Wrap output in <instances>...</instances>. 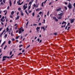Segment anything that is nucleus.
<instances>
[{
  "instance_id": "f257e3e1",
  "label": "nucleus",
  "mask_w": 75,
  "mask_h": 75,
  "mask_svg": "<svg viewBox=\"0 0 75 75\" xmlns=\"http://www.w3.org/2000/svg\"><path fill=\"white\" fill-rule=\"evenodd\" d=\"M67 7L69 9H71L72 8V6H71V4L70 3H69V4L67 5Z\"/></svg>"
},
{
  "instance_id": "f03ea898",
  "label": "nucleus",
  "mask_w": 75,
  "mask_h": 75,
  "mask_svg": "<svg viewBox=\"0 0 75 75\" xmlns=\"http://www.w3.org/2000/svg\"><path fill=\"white\" fill-rule=\"evenodd\" d=\"M37 32H38L39 31H40V27H37L36 28Z\"/></svg>"
},
{
  "instance_id": "7ed1b4c3",
  "label": "nucleus",
  "mask_w": 75,
  "mask_h": 75,
  "mask_svg": "<svg viewBox=\"0 0 75 75\" xmlns=\"http://www.w3.org/2000/svg\"><path fill=\"white\" fill-rule=\"evenodd\" d=\"M70 20V23H74V21L75 20H74V19H71V20Z\"/></svg>"
},
{
  "instance_id": "20e7f679",
  "label": "nucleus",
  "mask_w": 75,
  "mask_h": 75,
  "mask_svg": "<svg viewBox=\"0 0 75 75\" xmlns=\"http://www.w3.org/2000/svg\"><path fill=\"white\" fill-rule=\"evenodd\" d=\"M24 3V1H23L21 3H20V2H18V5H20V6H21L22 4H23V3Z\"/></svg>"
},
{
  "instance_id": "39448f33",
  "label": "nucleus",
  "mask_w": 75,
  "mask_h": 75,
  "mask_svg": "<svg viewBox=\"0 0 75 75\" xmlns=\"http://www.w3.org/2000/svg\"><path fill=\"white\" fill-rule=\"evenodd\" d=\"M9 4H10V6H12V3H11V0H9Z\"/></svg>"
},
{
  "instance_id": "423d86ee",
  "label": "nucleus",
  "mask_w": 75,
  "mask_h": 75,
  "mask_svg": "<svg viewBox=\"0 0 75 75\" xmlns=\"http://www.w3.org/2000/svg\"><path fill=\"white\" fill-rule=\"evenodd\" d=\"M41 29H43V31L44 32L45 31V28H44V27H41Z\"/></svg>"
},
{
  "instance_id": "0eeeda50",
  "label": "nucleus",
  "mask_w": 75,
  "mask_h": 75,
  "mask_svg": "<svg viewBox=\"0 0 75 75\" xmlns=\"http://www.w3.org/2000/svg\"><path fill=\"white\" fill-rule=\"evenodd\" d=\"M61 10V8H59L57 9L56 11H60Z\"/></svg>"
},
{
  "instance_id": "6e6552de",
  "label": "nucleus",
  "mask_w": 75,
  "mask_h": 75,
  "mask_svg": "<svg viewBox=\"0 0 75 75\" xmlns=\"http://www.w3.org/2000/svg\"><path fill=\"white\" fill-rule=\"evenodd\" d=\"M23 8H24V10H26V8L25 6V4L24 5Z\"/></svg>"
},
{
  "instance_id": "1a4fd4ad",
  "label": "nucleus",
  "mask_w": 75,
  "mask_h": 75,
  "mask_svg": "<svg viewBox=\"0 0 75 75\" xmlns=\"http://www.w3.org/2000/svg\"><path fill=\"white\" fill-rule=\"evenodd\" d=\"M62 24H67V23H66V22L65 21H63Z\"/></svg>"
},
{
  "instance_id": "9d476101",
  "label": "nucleus",
  "mask_w": 75,
  "mask_h": 75,
  "mask_svg": "<svg viewBox=\"0 0 75 75\" xmlns=\"http://www.w3.org/2000/svg\"><path fill=\"white\" fill-rule=\"evenodd\" d=\"M62 18V16H59L58 18V19H59V20L60 19H61Z\"/></svg>"
},
{
  "instance_id": "9b49d317",
  "label": "nucleus",
  "mask_w": 75,
  "mask_h": 75,
  "mask_svg": "<svg viewBox=\"0 0 75 75\" xmlns=\"http://www.w3.org/2000/svg\"><path fill=\"white\" fill-rule=\"evenodd\" d=\"M25 13H26V14H27V15H29V13H28V12H27V10H25Z\"/></svg>"
},
{
  "instance_id": "f8f14e48",
  "label": "nucleus",
  "mask_w": 75,
  "mask_h": 75,
  "mask_svg": "<svg viewBox=\"0 0 75 75\" xmlns=\"http://www.w3.org/2000/svg\"><path fill=\"white\" fill-rule=\"evenodd\" d=\"M6 32H7L9 31V29H8V27H7L6 29Z\"/></svg>"
},
{
  "instance_id": "ddd939ff",
  "label": "nucleus",
  "mask_w": 75,
  "mask_h": 75,
  "mask_svg": "<svg viewBox=\"0 0 75 75\" xmlns=\"http://www.w3.org/2000/svg\"><path fill=\"white\" fill-rule=\"evenodd\" d=\"M19 34H21V32H22V31L21 30H19Z\"/></svg>"
},
{
  "instance_id": "4468645a",
  "label": "nucleus",
  "mask_w": 75,
  "mask_h": 75,
  "mask_svg": "<svg viewBox=\"0 0 75 75\" xmlns=\"http://www.w3.org/2000/svg\"><path fill=\"white\" fill-rule=\"evenodd\" d=\"M14 13V11H12V12H11V15H13Z\"/></svg>"
},
{
  "instance_id": "2eb2a0df",
  "label": "nucleus",
  "mask_w": 75,
  "mask_h": 75,
  "mask_svg": "<svg viewBox=\"0 0 75 75\" xmlns=\"http://www.w3.org/2000/svg\"><path fill=\"white\" fill-rule=\"evenodd\" d=\"M22 28H23V27H21V28L18 29L19 30H22Z\"/></svg>"
},
{
  "instance_id": "dca6fc26",
  "label": "nucleus",
  "mask_w": 75,
  "mask_h": 75,
  "mask_svg": "<svg viewBox=\"0 0 75 75\" xmlns=\"http://www.w3.org/2000/svg\"><path fill=\"white\" fill-rule=\"evenodd\" d=\"M36 11H40V8H38L36 10Z\"/></svg>"
},
{
  "instance_id": "f3484780",
  "label": "nucleus",
  "mask_w": 75,
  "mask_h": 75,
  "mask_svg": "<svg viewBox=\"0 0 75 75\" xmlns=\"http://www.w3.org/2000/svg\"><path fill=\"white\" fill-rule=\"evenodd\" d=\"M19 19V16H18L17 18H16V20H18Z\"/></svg>"
},
{
  "instance_id": "a211bd4d",
  "label": "nucleus",
  "mask_w": 75,
  "mask_h": 75,
  "mask_svg": "<svg viewBox=\"0 0 75 75\" xmlns=\"http://www.w3.org/2000/svg\"><path fill=\"white\" fill-rule=\"evenodd\" d=\"M7 37V34H6L4 35V38H6Z\"/></svg>"
},
{
  "instance_id": "6ab92c4d",
  "label": "nucleus",
  "mask_w": 75,
  "mask_h": 75,
  "mask_svg": "<svg viewBox=\"0 0 75 75\" xmlns=\"http://www.w3.org/2000/svg\"><path fill=\"white\" fill-rule=\"evenodd\" d=\"M34 15H35V13L34 12H33L32 13V16L33 17H34Z\"/></svg>"
},
{
  "instance_id": "aec40b11",
  "label": "nucleus",
  "mask_w": 75,
  "mask_h": 75,
  "mask_svg": "<svg viewBox=\"0 0 75 75\" xmlns=\"http://www.w3.org/2000/svg\"><path fill=\"white\" fill-rule=\"evenodd\" d=\"M44 4V2H43L41 4V6L42 7H43V6H44V5H43V4Z\"/></svg>"
},
{
  "instance_id": "412c9836",
  "label": "nucleus",
  "mask_w": 75,
  "mask_h": 75,
  "mask_svg": "<svg viewBox=\"0 0 75 75\" xmlns=\"http://www.w3.org/2000/svg\"><path fill=\"white\" fill-rule=\"evenodd\" d=\"M63 14H64V13H61L60 14V15L61 16H62L63 15Z\"/></svg>"
},
{
  "instance_id": "4be33fe9",
  "label": "nucleus",
  "mask_w": 75,
  "mask_h": 75,
  "mask_svg": "<svg viewBox=\"0 0 75 75\" xmlns=\"http://www.w3.org/2000/svg\"><path fill=\"white\" fill-rule=\"evenodd\" d=\"M8 44H11V41L9 40L8 41Z\"/></svg>"
},
{
  "instance_id": "5701e85b",
  "label": "nucleus",
  "mask_w": 75,
  "mask_h": 75,
  "mask_svg": "<svg viewBox=\"0 0 75 75\" xmlns=\"http://www.w3.org/2000/svg\"><path fill=\"white\" fill-rule=\"evenodd\" d=\"M57 33H54V35H57Z\"/></svg>"
},
{
  "instance_id": "b1692460",
  "label": "nucleus",
  "mask_w": 75,
  "mask_h": 75,
  "mask_svg": "<svg viewBox=\"0 0 75 75\" xmlns=\"http://www.w3.org/2000/svg\"><path fill=\"white\" fill-rule=\"evenodd\" d=\"M23 45H21L19 46V48H21L22 47H23Z\"/></svg>"
},
{
  "instance_id": "393cba45",
  "label": "nucleus",
  "mask_w": 75,
  "mask_h": 75,
  "mask_svg": "<svg viewBox=\"0 0 75 75\" xmlns=\"http://www.w3.org/2000/svg\"><path fill=\"white\" fill-rule=\"evenodd\" d=\"M7 45H6L4 47V50H6V48H7Z\"/></svg>"
},
{
  "instance_id": "a878e982",
  "label": "nucleus",
  "mask_w": 75,
  "mask_h": 75,
  "mask_svg": "<svg viewBox=\"0 0 75 75\" xmlns=\"http://www.w3.org/2000/svg\"><path fill=\"white\" fill-rule=\"evenodd\" d=\"M5 31H6V29H5L3 31L2 33L3 34L5 32Z\"/></svg>"
},
{
  "instance_id": "bb28decb",
  "label": "nucleus",
  "mask_w": 75,
  "mask_h": 75,
  "mask_svg": "<svg viewBox=\"0 0 75 75\" xmlns=\"http://www.w3.org/2000/svg\"><path fill=\"white\" fill-rule=\"evenodd\" d=\"M7 58V56H3V58Z\"/></svg>"
},
{
  "instance_id": "cd10ccee",
  "label": "nucleus",
  "mask_w": 75,
  "mask_h": 75,
  "mask_svg": "<svg viewBox=\"0 0 75 75\" xmlns=\"http://www.w3.org/2000/svg\"><path fill=\"white\" fill-rule=\"evenodd\" d=\"M13 31H12L11 32V36H13Z\"/></svg>"
},
{
  "instance_id": "c85d7f7f",
  "label": "nucleus",
  "mask_w": 75,
  "mask_h": 75,
  "mask_svg": "<svg viewBox=\"0 0 75 75\" xmlns=\"http://www.w3.org/2000/svg\"><path fill=\"white\" fill-rule=\"evenodd\" d=\"M68 28V25L66 26L65 28V30H67V28Z\"/></svg>"
},
{
  "instance_id": "c756f323",
  "label": "nucleus",
  "mask_w": 75,
  "mask_h": 75,
  "mask_svg": "<svg viewBox=\"0 0 75 75\" xmlns=\"http://www.w3.org/2000/svg\"><path fill=\"white\" fill-rule=\"evenodd\" d=\"M19 38V36H17V37H16L15 38H16V39H18V38Z\"/></svg>"
},
{
  "instance_id": "7c9ffc66",
  "label": "nucleus",
  "mask_w": 75,
  "mask_h": 75,
  "mask_svg": "<svg viewBox=\"0 0 75 75\" xmlns=\"http://www.w3.org/2000/svg\"><path fill=\"white\" fill-rule=\"evenodd\" d=\"M30 47V45H29L28 46H27V47L26 48V49H27V48H29Z\"/></svg>"
},
{
  "instance_id": "2f4dec72",
  "label": "nucleus",
  "mask_w": 75,
  "mask_h": 75,
  "mask_svg": "<svg viewBox=\"0 0 75 75\" xmlns=\"http://www.w3.org/2000/svg\"><path fill=\"white\" fill-rule=\"evenodd\" d=\"M49 12H50V11H48V12H47V15L48 16H49Z\"/></svg>"
},
{
  "instance_id": "473e14b6",
  "label": "nucleus",
  "mask_w": 75,
  "mask_h": 75,
  "mask_svg": "<svg viewBox=\"0 0 75 75\" xmlns=\"http://www.w3.org/2000/svg\"><path fill=\"white\" fill-rule=\"evenodd\" d=\"M56 18V17H53V19H54V20H55Z\"/></svg>"
},
{
  "instance_id": "72a5a7b5",
  "label": "nucleus",
  "mask_w": 75,
  "mask_h": 75,
  "mask_svg": "<svg viewBox=\"0 0 75 75\" xmlns=\"http://www.w3.org/2000/svg\"><path fill=\"white\" fill-rule=\"evenodd\" d=\"M70 23H68V24H67V26H70Z\"/></svg>"
},
{
  "instance_id": "f704fd0d",
  "label": "nucleus",
  "mask_w": 75,
  "mask_h": 75,
  "mask_svg": "<svg viewBox=\"0 0 75 75\" xmlns=\"http://www.w3.org/2000/svg\"><path fill=\"white\" fill-rule=\"evenodd\" d=\"M31 4H32V2H31V1H30L29 4H30V5H31Z\"/></svg>"
},
{
  "instance_id": "c9c22d12",
  "label": "nucleus",
  "mask_w": 75,
  "mask_h": 75,
  "mask_svg": "<svg viewBox=\"0 0 75 75\" xmlns=\"http://www.w3.org/2000/svg\"><path fill=\"white\" fill-rule=\"evenodd\" d=\"M28 23H29L28 22H27L26 24V26H27V25H28Z\"/></svg>"
},
{
  "instance_id": "e433bc0d",
  "label": "nucleus",
  "mask_w": 75,
  "mask_h": 75,
  "mask_svg": "<svg viewBox=\"0 0 75 75\" xmlns=\"http://www.w3.org/2000/svg\"><path fill=\"white\" fill-rule=\"evenodd\" d=\"M55 21H58V20L57 19V18L55 19Z\"/></svg>"
},
{
  "instance_id": "4c0bfd02",
  "label": "nucleus",
  "mask_w": 75,
  "mask_h": 75,
  "mask_svg": "<svg viewBox=\"0 0 75 75\" xmlns=\"http://www.w3.org/2000/svg\"><path fill=\"white\" fill-rule=\"evenodd\" d=\"M12 54V52L11 51V52H10V53L9 55H11Z\"/></svg>"
},
{
  "instance_id": "58836bf2",
  "label": "nucleus",
  "mask_w": 75,
  "mask_h": 75,
  "mask_svg": "<svg viewBox=\"0 0 75 75\" xmlns=\"http://www.w3.org/2000/svg\"><path fill=\"white\" fill-rule=\"evenodd\" d=\"M21 9V8H18V10H19V11H20Z\"/></svg>"
},
{
  "instance_id": "ea45409f",
  "label": "nucleus",
  "mask_w": 75,
  "mask_h": 75,
  "mask_svg": "<svg viewBox=\"0 0 75 75\" xmlns=\"http://www.w3.org/2000/svg\"><path fill=\"white\" fill-rule=\"evenodd\" d=\"M64 8H65L66 10H67V6H65Z\"/></svg>"
},
{
  "instance_id": "a19ab883",
  "label": "nucleus",
  "mask_w": 75,
  "mask_h": 75,
  "mask_svg": "<svg viewBox=\"0 0 75 75\" xmlns=\"http://www.w3.org/2000/svg\"><path fill=\"white\" fill-rule=\"evenodd\" d=\"M13 55H14L13 54L12 55H11L10 57V58H12V57H13Z\"/></svg>"
},
{
  "instance_id": "79ce46f5",
  "label": "nucleus",
  "mask_w": 75,
  "mask_h": 75,
  "mask_svg": "<svg viewBox=\"0 0 75 75\" xmlns=\"http://www.w3.org/2000/svg\"><path fill=\"white\" fill-rule=\"evenodd\" d=\"M41 14H42V12L41 11H40L39 13V14L40 15H41Z\"/></svg>"
},
{
  "instance_id": "37998d69",
  "label": "nucleus",
  "mask_w": 75,
  "mask_h": 75,
  "mask_svg": "<svg viewBox=\"0 0 75 75\" xmlns=\"http://www.w3.org/2000/svg\"><path fill=\"white\" fill-rule=\"evenodd\" d=\"M28 11L29 13H31V12L32 11Z\"/></svg>"
},
{
  "instance_id": "c03bdc74",
  "label": "nucleus",
  "mask_w": 75,
  "mask_h": 75,
  "mask_svg": "<svg viewBox=\"0 0 75 75\" xmlns=\"http://www.w3.org/2000/svg\"><path fill=\"white\" fill-rule=\"evenodd\" d=\"M33 26H36V25H37V24H33Z\"/></svg>"
},
{
  "instance_id": "a18cd8bd",
  "label": "nucleus",
  "mask_w": 75,
  "mask_h": 75,
  "mask_svg": "<svg viewBox=\"0 0 75 75\" xmlns=\"http://www.w3.org/2000/svg\"><path fill=\"white\" fill-rule=\"evenodd\" d=\"M16 1L15 0L14 1V4H16Z\"/></svg>"
},
{
  "instance_id": "49530a36",
  "label": "nucleus",
  "mask_w": 75,
  "mask_h": 75,
  "mask_svg": "<svg viewBox=\"0 0 75 75\" xmlns=\"http://www.w3.org/2000/svg\"><path fill=\"white\" fill-rule=\"evenodd\" d=\"M22 53H20L18 54V55H21V54H22Z\"/></svg>"
},
{
  "instance_id": "de8ad7c7",
  "label": "nucleus",
  "mask_w": 75,
  "mask_h": 75,
  "mask_svg": "<svg viewBox=\"0 0 75 75\" xmlns=\"http://www.w3.org/2000/svg\"><path fill=\"white\" fill-rule=\"evenodd\" d=\"M6 58H7L8 59H10V57H9L6 56Z\"/></svg>"
},
{
  "instance_id": "09e8293b",
  "label": "nucleus",
  "mask_w": 75,
  "mask_h": 75,
  "mask_svg": "<svg viewBox=\"0 0 75 75\" xmlns=\"http://www.w3.org/2000/svg\"><path fill=\"white\" fill-rule=\"evenodd\" d=\"M65 3V4L66 5H67V4H68V3L67 2H64Z\"/></svg>"
},
{
  "instance_id": "8fccbe9b",
  "label": "nucleus",
  "mask_w": 75,
  "mask_h": 75,
  "mask_svg": "<svg viewBox=\"0 0 75 75\" xmlns=\"http://www.w3.org/2000/svg\"><path fill=\"white\" fill-rule=\"evenodd\" d=\"M3 45H4L2 43L1 44V47H3Z\"/></svg>"
},
{
  "instance_id": "3c124183",
  "label": "nucleus",
  "mask_w": 75,
  "mask_h": 75,
  "mask_svg": "<svg viewBox=\"0 0 75 75\" xmlns=\"http://www.w3.org/2000/svg\"><path fill=\"white\" fill-rule=\"evenodd\" d=\"M39 25H41V23H39L38 24Z\"/></svg>"
},
{
  "instance_id": "603ef678",
  "label": "nucleus",
  "mask_w": 75,
  "mask_h": 75,
  "mask_svg": "<svg viewBox=\"0 0 75 75\" xmlns=\"http://www.w3.org/2000/svg\"><path fill=\"white\" fill-rule=\"evenodd\" d=\"M4 21H5V19H4L2 21V22H4Z\"/></svg>"
},
{
  "instance_id": "864d4df0",
  "label": "nucleus",
  "mask_w": 75,
  "mask_h": 75,
  "mask_svg": "<svg viewBox=\"0 0 75 75\" xmlns=\"http://www.w3.org/2000/svg\"><path fill=\"white\" fill-rule=\"evenodd\" d=\"M2 29H3V28H0V31H1Z\"/></svg>"
},
{
  "instance_id": "5fc2aeb1",
  "label": "nucleus",
  "mask_w": 75,
  "mask_h": 75,
  "mask_svg": "<svg viewBox=\"0 0 75 75\" xmlns=\"http://www.w3.org/2000/svg\"><path fill=\"white\" fill-rule=\"evenodd\" d=\"M21 15L22 16H24V14L23 13H21Z\"/></svg>"
},
{
  "instance_id": "6e6d98bb",
  "label": "nucleus",
  "mask_w": 75,
  "mask_h": 75,
  "mask_svg": "<svg viewBox=\"0 0 75 75\" xmlns=\"http://www.w3.org/2000/svg\"><path fill=\"white\" fill-rule=\"evenodd\" d=\"M73 6L74 7H75V3H74L73 4Z\"/></svg>"
},
{
  "instance_id": "4d7b16f0",
  "label": "nucleus",
  "mask_w": 75,
  "mask_h": 75,
  "mask_svg": "<svg viewBox=\"0 0 75 75\" xmlns=\"http://www.w3.org/2000/svg\"><path fill=\"white\" fill-rule=\"evenodd\" d=\"M37 41L38 42H39V41H40V39L39 38L38 39Z\"/></svg>"
},
{
  "instance_id": "13d9d810",
  "label": "nucleus",
  "mask_w": 75,
  "mask_h": 75,
  "mask_svg": "<svg viewBox=\"0 0 75 75\" xmlns=\"http://www.w3.org/2000/svg\"><path fill=\"white\" fill-rule=\"evenodd\" d=\"M15 30H17V26H16V27L15 28Z\"/></svg>"
},
{
  "instance_id": "bf43d9fd",
  "label": "nucleus",
  "mask_w": 75,
  "mask_h": 75,
  "mask_svg": "<svg viewBox=\"0 0 75 75\" xmlns=\"http://www.w3.org/2000/svg\"><path fill=\"white\" fill-rule=\"evenodd\" d=\"M43 21L44 22V23H45V20L43 19Z\"/></svg>"
},
{
  "instance_id": "052dcab7",
  "label": "nucleus",
  "mask_w": 75,
  "mask_h": 75,
  "mask_svg": "<svg viewBox=\"0 0 75 75\" xmlns=\"http://www.w3.org/2000/svg\"><path fill=\"white\" fill-rule=\"evenodd\" d=\"M12 30H11V28H10V30H9V33H10V31H11Z\"/></svg>"
},
{
  "instance_id": "680f3d73",
  "label": "nucleus",
  "mask_w": 75,
  "mask_h": 75,
  "mask_svg": "<svg viewBox=\"0 0 75 75\" xmlns=\"http://www.w3.org/2000/svg\"><path fill=\"white\" fill-rule=\"evenodd\" d=\"M15 41V39L13 38L12 39V41Z\"/></svg>"
},
{
  "instance_id": "e2e57ef3",
  "label": "nucleus",
  "mask_w": 75,
  "mask_h": 75,
  "mask_svg": "<svg viewBox=\"0 0 75 75\" xmlns=\"http://www.w3.org/2000/svg\"><path fill=\"white\" fill-rule=\"evenodd\" d=\"M33 6L34 7H35V4H34Z\"/></svg>"
},
{
  "instance_id": "0e129e2a",
  "label": "nucleus",
  "mask_w": 75,
  "mask_h": 75,
  "mask_svg": "<svg viewBox=\"0 0 75 75\" xmlns=\"http://www.w3.org/2000/svg\"><path fill=\"white\" fill-rule=\"evenodd\" d=\"M7 10H9V6H8L7 7Z\"/></svg>"
},
{
  "instance_id": "69168bd1",
  "label": "nucleus",
  "mask_w": 75,
  "mask_h": 75,
  "mask_svg": "<svg viewBox=\"0 0 75 75\" xmlns=\"http://www.w3.org/2000/svg\"><path fill=\"white\" fill-rule=\"evenodd\" d=\"M3 2L4 3H5V0H3Z\"/></svg>"
},
{
  "instance_id": "338daca9",
  "label": "nucleus",
  "mask_w": 75,
  "mask_h": 75,
  "mask_svg": "<svg viewBox=\"0 0 75 75\" xmlns=\"http://www.w3.org/2000/svg\"><path fill=\"white\" fill-rule=\"evenodd\" d=\"M25 51V50H23L22 51V52H24Z\"/></svg>"
},
{
  "instance_id": "774afa93",
  "label": "nucleus",
  "mask_w": 75,
  "mask_h": 75,
  "mask_svg": "<svg viewBox=\"0 0 75 75\" xmlns=\"http://www.w3.org/2000/svg\"><path fill=\"white\" fill-rule=\"evenodd\" d=\"M20 11V12L21 13H23V11L21 10Z\"/></svg>"
}]
</instances>
